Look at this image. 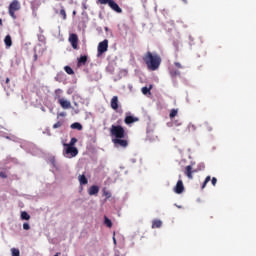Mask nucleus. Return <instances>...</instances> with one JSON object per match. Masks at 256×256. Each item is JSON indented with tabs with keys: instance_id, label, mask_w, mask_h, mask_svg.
I'll return each instance as SVG.
<instances>
[{
	"instance_id": "nucleus-1",
	"label": "nucleus",
	"mask_w": 256,
	"mask_h": 256,
	"mask_svg": "<svg viewBox=\"0 0 256 256\" xmlns=\"http://www.w3.org/2000/svg\"><path fill=\"white\" fill-rule=\"evenodd\" d=\"M148 71H157L161 67V55L148 51L142 57Z\"/></svg>"
},
{
	"instance_id": "nucleus-2",
	"label": "nucleus",
	"mask_w": 256,
	"mask_h": 256,
	"mask_svg": "<svg viewBox=\"0 0 256 256\" xmlns=\"http://www.w3.org/2000/svg\"><path fill=\"white\" fill-rule=\"evenodd\" d=\"M110 135L115 137L114 139H124L125 128H123L121 125H112L110 128Z\"/></svg>"
},
{
	"instance_id": "nucleus-3",
	"label": "nucleus",
	"mask_w": 256,
	"mask_h": 256,
	"mask_svg": "<svg viewBox=\"0 0 256 256\" xmlns=\"http://www.w3.org/2000/svg\"><path fill=\"white\" fill-rule=\"evenodd\" d=\"M21 9V3L19 0H13L9 7H8V13L12 19H17V15H15L16 11H19Z\"/></svg>"
},
{
	"instance_id": "nucleus-4",
	"label": "nucleus",
	"mask_w": 256,
	"mask_h": 256,
	"mask_svg": "<svg viewBox=\"0 0 256 256\" xmlns=\"http://www.w3.org/2000/svg\"><path fill=\"white\" fill-rule=\"evenodd\" d=\"M108 49H109V40L105 39L104 41L98 44L97 57H101L103 53H107Z\"/></svg>"
},
{
	"instance_id": "nucleus-5",
	"label": "nucleus",
	"mask_w": 256,
	"mask_h": 256,
	"mask_svg": "<svg viewBox=\"0 0 256 256\" xmlns=\"http://www.w3.org/2000/svg\"><path fill=\"white\" fill-rule=\"evenodd\" d=\"M64 155L68 157H77L79 155V150L75 146H64Z\"/></svg>"
},
{
	"instance_id": "nucleus-6",
	"label": "nucleus",
	"mask_w": 256,
	"mask_h": 256,
	"mask_svg": "<svg viewBox=\"0 0 256 256\" xmlns=\"http://www.w3.org/2000/svg\"><path fill=\"white\" fill-rule=\"evenodd\" d=\"M68 41L70 45H72V48L79 49V36L77 34L72 33L69 35Z\"/></svg>"
},
{
	"instance_id": "nucleus-7",
	"label": "nucleus",
	"mask_w": 256,
	"mask_h": 256,
	"mask_svg": "<svg viewBox=\"0 0 256 256\" xmlns=\"http://www.w3.org/2000/svg\"><path fill=\"white\" fill-rule=\"evenodd\" d=\"M112 143H114L115 147H123L124 149L129 145V142L123 138H114Z\"/></svg>"
},
{
	"instance_id": "nucleus-8",
	"label": "nucleus",
	"mask_w": 256,
	"mask_h": 256,
	"mask_svg": "<svg viewBox=\"0 0 256 256\" xmlns=\"http://www.w3.org/2000/svg\"><path fill=\"white\" fill-rule=\"evenodd\" d=\"M193 173H197V169H193V166L188 165L185 167L184 175L190 180H193Z\"/></svg>"
},
{
	"instance_id": "nucleus-9",
	"label": "nucleus",
	"mask_w": 256,
	"mask_h": 256,
	"mask_svg": "<svg viewBox=\"0 0 256 256\" xmlns=\"http://www.w3.org/2000/svg\"><path fill=\"white\" fill-rule=\"evenodd\" d=\"M175 193L181 195L185 191V186L183 185V180H178L174 188Z\"/></svg>"
},
{
	"instance_id": "nucleus-10",
	"label": "nucleus",
	"mask_w": 256,
	"mask_h": 256,
	"mask_svg": "<svg viewBox=\"0 0 256 256\" xmlns=\"http://www.w3.org/2000/svg\"><path fill=\"white\" fill-rule=\"evenodd\" d=\"M110 106L111 109H113L114 111H117V109H119V97L118 96H113L111 101H110Z\"/></svg>"
},
{
	"instance_id": "nucleus-11",
	"label": "nucleus",
	"mask_w": 256,
	"mask_h": 256,
	"mask_svg": "<svg viewBox=\"0 0 256 256\" xmlns=\"http://www.w3.org/2000/svg\"><path fill=\"white\" fill-rule=\"evenodd\" d=\"M58 103L62 107V109H71V102L68 100H65V98H60L58 100Z\"/></svg>"
},
{
	"instance_id": "nucleus-12",
	"label": "nucleus",
	"mask_w": 256,
	"mask_h": 256,
	"mask_svg": "<svg viewBox=\"0 0 256 256\" xmlns=\"http://www.w3.org/2000/svg\"><path fill=\"white\" fill-rule=\"evenodd\" d=\"M109 7L115 11L116 13H122L123 10L121 9V7H119V4H117L116 2H114L113 0H110V3H108Z\"/></svg>"
},
{
	"instance_id": "nucleus-13",
	"label": "nucleus",
	"mask_w": 256,
	"mask_h": 256,
	"mask_svg": "<svg viewBox=\"0 0 256 256\" xmlns=\"http://www.w3.org/2000/svg\"><path fill=\"white\" fill-rule=\"evenodd\" d=\"M137 121H139V118L133 116H126L124 119L126 125H131V123H137Z\"/></svg>"
},
{
	"instance_id": "nucleus-14",
	"label": "nucleus",
	"mask_w": 256,
	"mask_h": 256,
	"mask_svg": "<svg viewBox=\"0 0 256 256\" xmlns=\"http://www.w3.org/2000/svg\"><path fill=\"white\" fill-rule=\"evenodd\" d=\"M97 193H99V186L97 185L91 186L88 190L89 195H97Z\"/></svg>"
},
{
	"instance_id": "nucleus-15",
	"label": "nucleus",
	"mask_w": 256,
	"mask_h": 256,
	"mask_svg": "<svg viewBox=\"0 0 256 256\" xmlns=\"http://www.w3.org/2000/svg\"><path fill=\"white\" fill-rule=\"evenodd\" d=\"M78 181H79L80 185H87V183H89V180L87 179L85 174L79 175Z\"/></svg>"
},
{
	"instance_id": "nucleus-16",
	"label": "nucleus",
	"mask_w": 256,
	"mask_h": 256,
	"mask_svg": "<svg viewBox=\"0 0 256 256\" xmlns=\"http://www.w3.org/2000/svg\"><path fill=\"white\" fill-rule=\"evenodd\" d=\"M163 225V222L161 220H153L152 221V229H160V227Z\"/></svg>"
},
{
	"instance_id": "nucleus-17",
	"label": "nucleus",
	"mask_w": 256,
	"mask_h": 256,
	"mask_svg": "<svg viewBox=\"0 0 256 256\" xmlns=\"http://www.w3.org/2000/svg\"><path fill=\"white\" fill-rule=\"evenodd\" d=\"M4 43L6 45V47H11V45H13V40H11V35H7L4 39Z\"/></svg>"
},
{
	"instance_id": "nucleus-18",
	"label": "nucleus",
	"mask_w": 256,
	"mask_h": 256,
	"mask_svg": "<svg viewBox=\"0 0 256 256\" xmlns=\"http://www.w3.org/2000/svg\"><path fill=\"white\" fill-rule=\"evenodd\" d=\"M71 129H77V131H82L83 130V125L81 123L75 122L71 124Z\"/></svg>"
},
{
	"instance_id": "nucleus-19",
	"label": "nucleus",
	"mask_w": 256,
	"mask_h": 256,
	"mask_svg": "<svg viewBox=\"0 0 256 256\" xmlns=\"http://www.w3.org/2000/svg\"><path fill=\"white\" fill-rule=\"evenodd\" d=\"M104 225L111 229V227H113V222L111 221V219L107 218V216H104Z\"/></svg>"
},
{
	"instance_id": "nucleus-20",
	"label": "nucleus",
	"mask_w": 256,
	"mask_h": 256,
	"mask_svg": "<svg viewBox=\"0 0 256 256\" xmlns=\"http://www.w3.org/2000/svg\"><path fill=\"white\" fill-rule=\"evenodd\" d=\"M87 63V56H80L78 58V65H85Z\"/></svg>"
},
{
	"instance_id": "nucleus-21",
	"label": "nucleus",
	"mask_w": 256,
	"mask_h": 256,
	"mask_svg": "<svg viewBox=\"0 0 256 256\" xmlns=\"http://www.w3.org/2000/svg\"><path fill=\"white\" fill-rule=\"evenodd\" d=\"M64 70L68 75H75V71H73V68H71L70 66H65Z\"/></svg>"
},
{
	"instance_id": "nucleus-22",
	"label": "nucleus",
	"mask_w": 256,
	"mask_h": 256,
	"mask_svg": "<svg viewBox=\"0 0 256 256\" xmlns=\"http://www.w3.org/2000/svg\"><path fill=\"white\" fill-rule=\"evenodd\" d=\"M21 219H23L24 221H29V219H31V216L24 211L21 213Z\"/></svg>"
},
{
	"instance_id": "nucleus-23",
	"label": "nucleus",
	"mask_w": 256,
	"mask_h": 256,
	"mask_svg": "<svg viewBox=\"0 0 256 256\" xmlns=\"http://www.w3.org/2000/svg\"><path fill=\"white\" fill-rule=\"evenodd\" d=\"M75 143H77V138H71L69 144L64 143V146H69V147H73V145H75Z\"/></svg>"
},
{
	"instance_id": "nucleus-24",
	"label": "nucleus",
	"mask_w": 256,
	"mask_h": 256,
	"mask_svg": "<svg viewBox=\"0 0 256 256\" xmlns=\"http://www.w3.org/2000/svg\"><path fill=\"white\" fill-rule=\"evenodd\" d=\"M12 256H21V252L17 248L11 249Z\"/></svg>"
},
{
	"instance_id": "nucleus-25",
	"label": "nucleus",
	"mask_w": 256,
	"mask_h": 256,
	"mask_svg": "<svg viewBox=\"0 0 256 256\" xmlns=\"http://www.w3.org/2000/svg\"><path fill=\"white\" fill-rule=\"evenodd\" d=\"M177 113H178L177 109H172V110L170 111L169 117H170L171 119H173L174 117H177Z\"/></svg>"
},
{
	"instance_id": "nucleus-26",
	"label": "nucleus",
	"mask_w": 256,
	"mask_h": 256,
	"mask_svg": "<svg viewBox=\"0 0 256 256\" xmlns=\"http://www.w3.org/2000/svg\"><path fill=\"white\" fill-rule=\"evenodd\" d=\"M204 129L206 131H213V127L211 126V124H209V122L204 123Z\"/></svg>"
},
{
	"instance_id": "nucleus-27",
	"label": "nucleus",
	"mask_w": 256,
	"mask_h": 256,
	"mask_svg": "<svg viewBox=\"0 0 256 256\" xmlns=\"http://www.w3.org/2000/svg\"><path fill=\"white\" fill-rule=\"evenodd\" d=\"M209 181H211V176H207L202 184V189H205V187H207V183H209Z\"/></svg>"
},
{
	"instance_id": "nucleus-28",
	"label": "nucleus",
	"mask_w": 256,
	"mask_h": 256,
	"mask_svg": "<svg viewBox=\"0 0 256 256\" xmlns=\"http://www.w3.org/2000/svg\"><path fill=\"white\" fill-rule=\"evenodd\" d=\"M151 89H152V86H150L149 88L143 87L142 88L143 95H147V93H151Z\"/></svg>"
},
{
	"instance_id": "nucleus-29",
	"label": "nucleus",
	"mask_w": 256,
	"mask_h": 256,
	"mask_svg": "<svg viewBox=\"0 0 256 256\" xmlns=\"http://www.w3.org/2000/svg\"><path fill=\"white\" fill-rule=\"evenodd\" d=\"M59 127H63V121H58L53 125V129H59Z\"/></svg>"
},
{
	"instance_id": "nucleus-30",
	"label": "nucleus",
	"mask_w": 256,
	"mask_h": 256,
	"mask_svg": "<svg viewBox=\"0 0 256 256\" xmlns=\"http://www.w3.org/2000/svg\"><path fill=\"white\" fill-rule=\"evenodd\" d=\"M60 15H61V17H62V19H67V12L65 11V9H61L60 10Z\"/></svg>"
},
{
	"instance_id": "nucleus-31",
	"label": "nucleus",
	"mask_w": 256,
	"mask_h": 256,
	"mask_svg": "<svg viewBox=\"0 0 256 256\" xmlns=\"http://www.w3.org/2000/svg\"><path fill=\"white\" fill-rule=\"evenodd\" d=\"M170 75L172 77H177V75H181V72H179L178 70H171Z\"/></svg>"
},
{
	"instance_id": "nucleus-32",
	"label": "nucleus",
	"mask_w": 256,
	"mask_h": 256,
	"mask_svg": "<svg viewBox=\"0 0 256 256\" xmlns=\"http://www.w3.org/2000/svg\"><path fill=\"white\" fill-rule=\"evenodd\" d=\"M111 0H98L100 5H109Z\"/></svg>"
},
{
	"instance_id": "nucleus-33",
	"label": "nucleus",
	"mask_w": 256,
	"mask_h": 256,
	"mask_svg": "<svg viewBox=\"0 0 256 256\" xmlns=\"http://www.w3.org/2000/svg\"><path fill=\"white\" fill-rule=\"evenodd\" d=\"M23 229H24L25 231H29V229H31V226L29 225V223H24V224H23Z\"/></svg>"
},
{
	"instance_id": "nucleus-34",
	"label": "nucleus",
	"mask_w": 256,
	"mask_h": 256,
	"mask_svg": "<svg viewBox=\"0 0 256 256\" xmlns=\"http://www.w3.org/2000/svg\"><path fill=\"white\" fill-rule=\"evenodd\" d=\"M174 65L177 67V69H183V65H181L179 62H175Z\"/></svg>"
},
{
	"instance_id": "nucleus-35",
	"label": "nucleus",
	"mask_w": 256,
	"mask_h": 256,
	"mask_svg": "<svg viewBox=\"0 0 256 256\" xmlns=\"http://www.w3.org/2000/svg\"><path fill=\"white\" fill-rule=\"evenodd\" d=\"M211 183H212L213 187H215V185H217V178L213 177L211 179Z\"/></svg>"
},
{
	"instance_id": "nucleus-36",
	"label": "nucleus",
	"mask_w": 256,
	"mask_h": 256,
	"mask_svg": "<svg viewBox=\"0 0 256 256\" xmlns=\"http://www.w3.org/2000/svg\"><path fill=\"white\" fill-rule=\"evenodd\" d=\"M0 177L2 179H7V174L5 172H0Z\"/></svg>"
},
{
	"instance_id": "nucleus-37",
	"label": "nucleus",
	"mask_w": 256,
	"mask_h": 256,
	"mask_svg": "<svg viewBox=\"0 0 256 256\" xmlns=\"http://www.w3.org/2000/svg\"><path fill=\"white\" fill-rule=\"evenodd\" d=\"M104 195H105V197H107V199H109V197H111V193H109V192L104 191Z\"/></svg>"
},
{
	"instance_id": "nucleus-38",
	"label": "nucleus",
	"mask_w": 256,
	"mask_h": 256,
	"mask_svg": "<svg viewBox=\"0 0 256 256\" xmlns=\"http://www.w3.org/2000/svg\"><path fill=\"white\" fill-rule=\"evenodd\" d=\"M113 242H114V245H117V239H115V236H113Z\"/></svg>"
},
{
	"instance_id": "nucleus-39",
	"label": "nucleus",
	"mask_w": 256,
	"mask_h": 256,
	"mask_svg": "<svg viewBox=\"0 0 256 256\" xmlns=\"http://www.w3.org/2000/svg\"><path fill=\"white\" fill-rule=\"evenodd\" d=\"M10 81L11 80L9 78H6V85H9Z\"/></svg>"
},
{
	"instance_id": "nucleus-40",
	"label": "nucleus",
	"mask_w": 256,
	"mask_h": 256,
	"mask_svg": "<svg viewBox=\"0 0 256 256\" xmlns=\"http://www.w3.org/2000/svg\"><path fill=\"white\" fill-rule=\"evenodd\" d=\"M59 116L60 117H65V113L62 112V113L59 114Z\"/></svg>"
},
{
	"instance_id": "nucleus-41",
	"label": "nucleus",
	"mask_w": 256,
	"mask_h": 256,
	"mask_svg": "<svg viewBox=\"0 0 256 256\" xmlns=\"http://www.w3.org/2000/svg\"><path fill=\"white\" fill-rule=\"evenodd\" d=\"M0 25H3V20L0 18Z\"/></svg>"
},
{
	"instance_id": "nucleus-42",
	"label": "nucleus",
	"mask_w": 256,
	"mask_h": 256,
	"mask_svg": "<svg viewBox=\"0 0 256 256\" xmlns=\"http://www.w3.org/2000/svg\"><path fill=\"white\" fill-rule=\"evenodd\" d=\"M34 59L37 60V54L34 55Z\"/></svg>"
},
{
	"instance_id": "nucleus-43",
	"label": "nucleus",
	"mask_w": 256,
	"mask_h": 256,
	"mask_svg": "<svg viewBox=\"0 0 256 256\" xmlns=\"http://www.w3.org/2000/svg\"><path fill=\"white\" fill-rule=\"evenodd\" d=\"M182 1H183V3L187 4V0H182Z\"/></svg>"
},
{
	"instance_id": "nucleus-44",
	"label": "nucleus",
	"mask_w": 256,
	"mask_h": 256,
	"mask_svg": "<svg viewBox=\"0 0 256 256\" xmlns=\"http://www.w3.org/2000/svg\"><path fill=\"white\" fill-rule=\"evenodd\" d=\"M176 125H181V122H176Z\"/></svg>"
},
{
	"instance_id": "nucleus-45",
	"label": "nucleus",
	"mask_w": 256,
	"mask_h": 256,
	"mask_svg": "<svg viewBox=\"0 0 256 256\" xmlns=\"http://www.w3.org/2000/svg\"><path fill=\"white\" fill-rule=\"evenodd\" d=\"M179 179H181V175H179Z\"/></svg>"
}]
</instances>
